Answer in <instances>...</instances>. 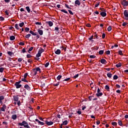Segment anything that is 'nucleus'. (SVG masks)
Listing matches in <instances>:
<instances>
[{
	"mask_svg": "<svg viewBox=\"0 0 128 128\" xmlns=\"http://www.w3.org/2000/svg\"><path fill=\"white\" fill-rule=\"evenodd\" d=\"M38 72H40V68H36L34 69L31 73L32 76H36L38 74Z\"/></svg>",
	"mask_w": 128,
	"mask_h": 128,
	"instance_id": "obj_1",
	"label": "nucleus"
},
{
	"mask_svg": "<svg viewBox=\"0 0 128 128\" xmlns=\"http://www.w3.org/2000/svg\"><path fill=\"white\" fill-rule=\"evenodd\" d=\"M124 18L126 20H128V10H125L124 12Z\"/></svg>",
	"mask_w": 128,
	"mask_h": 128,
	"instance_id": "obj_2",
	"label": "nucleus"
},
{
	"mask_svg": "<svg viewBox=\"0 0 128 128\" xmlns=\"http://www.w3.org/2000/svg\"><path fill=\"white\" fill-rule=\"evenodd\" d=\"M121 4L124 6H128V2L126 0H123L121 2Z\"/></svg>",
	"mask_w": 128,
	"mask_h": 128,
	"instance_id": "obj_3",
	"label": "nucleus"
},
{
	"mask_svg": "<svg viewBox=\"0 0 128 128\" xmlns=\"http://www.w3.org/2000/svg\"><path fill=\"white\" fill-rule=\"evenodd\" d=\"M23 124H24V128H30V126H28V123L26 122L23 121Z\"/></svg>",
	"mask_w": 128,
	"mask_h": 128,
	"instance_id": "obj_4",
	"label": "nucleus"
},
{
	"mask_svg": "<svg viewBox=\"0 0 128 128\" xmlns=\"http://www.w3.org/2000/svg\"><path fill=\"white\" fill-rule=\"evenodd\" d=\"M6 104H4L2 108H1L0 110L2 112H6Z\"/></svg>",
	"mask_w": 128,
	"mask_h": 128,
	"instance_id": "obj_5",
	"label": "nucleus"
},
{
	"mask_svg": "<svg viewBox=\"0 0 128 128\" xmlns=\"http://www.w3.org/2000/svg\"><path fill=\"white\" fill-rule=\"evenodd\" d=\"M46 123L48 126H52L54 124V122H48V120L46 121Z\"/></svg>",
	"mask_w": 128,
	"mask_h": 128,
	"instance_id": "obj_6",
	"label": "nucleus"
},
{
	"mask_svg": "<svg viewBox=\"0 0 128 128\" xmlns=\"http://www.w3.org/2000/svg\"><path fill=\"white\" fill-rule=\"evenodd\" d=\"M14 86H16V88H22V84H18V83L15 82Z\"/></svg>",
	"mask_w": 128,
	"mask_h": 128,
	"instance_id": "obj_7",
	"label": "nucleus"
},
{
	"mask_svg": "<svg viewBox=\"0 0 128 128\" xmlns=\"http://www.w3.org/2000/svg\"><path fill=\"white\" fill-rule=\"evenodd\" d=\"M24 88H26V90H30V86H28V84H26L24 86Z\"/></svg>",
	"mask_w": 128,
	"mask_h": 128,
	"instance_id": "obj_8",
	"label": "nucleus"
},
{
	"mask_svg": "<svg viewBox=\"0 0 128 128\" xmlns=\"http://www.w3.org/2000/svg\"><path fill=\"white\" fill-rule=\"evenodd\" d=\"M38 32L39 34H40V36H42V34H44V32L42 30H40V29H38Z\"/></svg>",
	"mask_w": 128,
	"mask_h": 128,
	"instance_id": "obj_9",
	"label": "nucleus"
},
{
	"mask_svg": "<svg viewBox=\"0 0 128 128\" xmlns=\"http://www.w3.org/2000/svg\"><path fill=\"white\" fill-rule=\"evenodd\" d=\"M14 100L15 102H18V96H14Z\"/></svg>",
	"mask_w": 128,
	"mask_h": 128,
	"instance_id": "obj_10",
	"label": "nucleus"
},
{
	"mask_svg": "<svg viewBox=\"0 0 128 128\" xmlns=\"http://www.w3.org/2000/svg\"><path fill=\"white\" fill-rule=\"evenodd\" d=\"M100 14V16H103V17L106 16V12H101Z\"/></svg>",
	"mask_w": 128,
	"mask_h": 128,
	"instance_id": "obj_11",
	"label": "nucleus"
},
{
	"mask_svg": "<svg viewBox=\"0 0 128 128\" xmlns=\"http://www.w3.org/2000/svg\"><path fill=\"white\" fill-rule=\"evenodd\" d=\"M100 62H101V64H106V60H104V59H102L100 60Z\"/></svg>",
	"mask_w": 128,
	"mask_h": 128,
	"instance_id": "obj_12",
	"label": "nucleus"
},
{
	"mask_svg": "<svg viewBox=\"0 0 128 128\" xmlns=\"http://www.w3.org/2000/svg\"><path fill=\"white\" fill-rule=\"evenodd\" d=\"M75 4L77 6H80V2L79 0H76L75 1Z\"/></svg>",
	"mask_w": 128,
	"mask_h": 128,
	"instance_id": "obj_13",
	"label": "nucleus"
},
{
	"mask_svg": "<svg viewBox=\"0 0 128 128\" xmlns=\"http://www.w3.org/2000/svg\"><path fill=\"white\" fill-rule=\"evenodd\" d=\"M47 24H48L50 26H52L54 25V23L50 21L47 22Z\"/></svg>",
	"mask_w": 128,
	"mask_h": 128,
	"instance_id": "obj_14",
	"label": "nucleus"
},
{
	"mask_svg": "<svg viewBox=\"0 0 128 128\" xmlns=\"http://www.w3.org/2000/svg\"><path fill=\"white\" fill-rule=\"evenodd\" d=\"M60 50H57L56 52H55V54H60Z\"/></svg>",
	"mask_w": 128,
	"mask_h": 128,
	"instance_id": "obj_15",
	"label": "nucleus"
},
{
	"mask_svg": "<svg viewBox=\"0 0 128 128\" xmlns=\"http://www.w3.org/2000/svg\"><path fill=\"white\" fill-rule=\"evenodd\" d=\"M4 100V96H0V102L2 104V100Z\"/></svg>",
	"mask_w": 128,
	"mask_h": 128,
	"instance_id": "obj_16",
	"label": "nucleus"
},
{
	"mask_svg": "<svg viewBox=\"0 0 128 128\" xmlns=\"http://www.w3.org/2000/svg\"><path fill=\"white\" fill-rule=\"evenodd\" d=\"M12 120H16V118H17L16 114L12 115Z\"/></svg>",
	"mask_w": 128,
	"mask_h": 128,
	"instance_id": "obj_17",
	"label": "nucleus"
},
{
	"mask_svg": "<svg viewBox=\"0 0 128 128\" xmlns=\"http://www.w3.org/2000/svg\"><path fill=\"white\" fill-rule=\"evenodd\" d=\"M118 124H119V126H122V120H118Z\"/></svg>",
	"mask_w": 128,
	"mask_h": 128,
	"instance_id": "obj_18",
	"label": "nucleus"
},
{
	"mask_svg": "<svg viewBox=\"0 0 128 128\" xmlns=\"http://www.w3.org/2000/svg\"><path fill=\"white\" fill-rule=\"evenodd\" d=\"M30 32L31 34H32V36H36V33L34 32H32V30H30Z\"/></svg>",
	"mask_w": 128,
	"mask_h": 128,
	"instance_id": "obj_19",
	"label": "nucleus"
},
{
	"mask_svg": "<svg viewBox=\"0 0 128 128\" xmlns=\"http://www.w3.org/2000/svg\"><path fill=\"white\" fill-rule=\"evenodd\" d=\"M62 116V112H58L57 116V118H60V116Z\"/></svg>",
	"mask_w": 128,
	"mask_h": 128,
	"instance_id": "obj_20",
	"label": "nucleus"
},
{
	"mask_svg": "<svg viewBox=\"0 0 128 128\" xmlns=\"http://www.w3.org/2000/svg\"><path fill=\"white\" fill-rule=\"evenodd\" d=\"M97 96H102V93L99 92L98 93L96 94Z\"/></svg>",
	"mask_w": 128,
	"mask_h": 128,
	"instance_id": "obj_21",
	"label": "nucleus"
},
{
	"mask_svg": "<svg viewBox=\"0 0 128 128\" xmlns=\"http://www.w3.org/2000/svg\"><path fill=\"white\" fill-rule=\"evenodd\" d=\"M16 39V37H14V36H10V40H14Z\"/></svg>",
	"mask_w": 128,
	"mask_h": 128,
	"instance_id": "obj_22",
	"label": "nucleus"
},
{
	"mask_svg": "<svg viewBox=\"0 0 128 128\" xmlns=\"http://www.w3.org/2000/svg\"><path fill=\"white\" fill-rule=\"evenodd\" d=\"M44 52V50L43 48H41L38 50V52H40V54H42V52Z\"/></svg>",
	"mask_w": 128,
	"mask_h": 128,
	"instance_id": "obj_23",
	"label": "nucleus"
},
{
	"mask_svg": "<svg viewBox=\"0 0 128 128\" xmlns=\"http://www.w3.org/2000/svg\"><path fill=\"white\" fill-rule=\"evenodd\" d=\"M15 28H16V30H20V27L18 26V24H15Z\"/></svg>",
	"mask_w": 128,
	"mask_h": 128,
	"instance_id": "obj_24",
	"label": "nucleus"
},
{
	"mask_svg": "<svg viewBox=\"0 0 128 128\" xmlns=\"http://www.w3.org/2000/svg\"><path fill=\"white\" fill-rule=\"evenodd\" d=\"M21 80L22 82H28V80H26V78H22Z\"/></svg>",
	"mask_w": 128,
	"mask_h": 128,
	"instance_id": "obj_25",
	"label": "nucleus"
},
{
	"mask_svg": "<svg viewBox=\"0 0 128 128\" xmlns=\"http://www.w3.org/2000/svg\"><path fill=\"white\" fill-rule=\"evenodd\" d=\"M116 68H120V66H122V63L118 64L116 65Z\"/></svg>",
	"mask_w": 128,
	"mask_h": 128,
	"instance_id": "obj_26",
	"label": "nucleus"
},
{
	"mask_svg": "<svg viewBox=\"0 0 128 128\" xmlns=\"http://www.w3.org/2000/svg\"><path fill=\"white\" fill-rule=\"evenodd\" d=\"M23 26H24V22H22L19 24V26H20V28H22Z\"/></svg>",
	"mask_w": 128,
	"mask_h": 128,
	"instance_id": "obj_27",
	"label": "nucleus"
},
{
	"mask_svg": "<svg viewBox=\"0 0 128 128\" xmlns=\"http://www.w3.org/2000/svg\"><path fill=\"white\" fill-rule=\"evenodd\" d=\"M107 76H108V78H112V74L109 72V73H108Z\"/></svg>",
	"mask_w": 128,
	"mask_h": 128,
	"instance_id": "obj_28",
	"label": "nucleus"
},
{
	"mask_svg": "<svg viewBox=\"0 0 128 128\" xmlns=\"http://www.w3.org/2000/svg\"><path fill=\"white\" fill-rule=\"evenodd\" d=\"M60 78H62V75H59L56 78V79H57L58 80H60Z\"/></svg>",
	"mask_w": 128,
	"mask_h": 128,
	"instance_id": "obj_29",
	"label": "nucleus"
},
{
	"mask_svg": "<svg viewBox=\"0 0 128 128\" xmlns=\"http://www.w3.org/2000/svg\"><path fill=\"white\" fill-rule=\"evenodd\" d=\"M62 124H63L64 126H66V124H68V120L63 122Z\"/></svg>",
	"mask_w": 128,
	"mask_h": 128,
	"instance_id": "obj_30",
	"label": "nucleus"
},
{
	"mask_svg": "<svg viewBox=\"0 0 128 128\" xmlns=\"http://www.w3.org/2000/svg\"><path fill=\"white\" fill-rule=\"evenodd\" d=\"M26 10L28 12H30V9L29 6H26Z\"/></svg>",
	"mask_w": 128,
	"mask_h": 128,
	"instance_id": "obj_31",
	"label": "nucleus"
},
{
	"mask_svg": "<svg viewBox=\"0 0 128 128\" xmlns=\"http://www.w3.org/2000/svg\"><path fill=\"white\" fill-rule=\"evenodd\" d=\"M90 86L92 88H94V83L92 82L90 84Z\"/></svg>",
	"mask_w": 128,
	"mask_h": 128,
	"instance_id": "obj_32",
	"label": "nucleus"
},
{
	"mask_svg": "<svg viewBox=\"0 0 128 128\" xmlns=\"http://www.w3.org/2000/svg\"><path fill=\"white\" fill-rule=\"evenodd\" d=\"M105 89L106 90H110V87L106 85L105 86Z\"/></svg>",
	"mask_w": 128,
	"mask_h": 128,
	"instance_id": "obj_33",
	"label": "nucleus"
},
{
	"mask_svg": "<svg viewBox=\"0 0 128 128\" xmlns=\"http://www.w3.org/2000/svg\"><path fill=\"white\" fill-rule=\"evenodd\" d=\"M42 54L40 52H38V53L36 54V58H40Z\"/></svg>",
	"mask_w": 128,
	"mask_h": 128,
	"instance_id": "obj_34",
	"label": "nucleus"
},
{
	"mask_svg": "<svg viewBox=\"0 0 128 128\" xmlns=\"http://www.w3.org/2000/svg\"><path fill=\"white\" fill-rule=\"evenodd\" d=\"M8 54L10 56H12V52H8Z\"/></svg>",
	"mask_w": 128,
	"mask_h": 128,
	"instance_id": "obj_35",
	"label": "nucleus"
},
{
	"mask_svg": "<svg viewBox=\"0 0 128 128\" xmlns=\"http://www.w3.org/2000/svg\"><path fill=\"white\" fill-rule=\"evenodd\" d=\"M30 36H31L30 34H28L25 36V38H30Z\"/></svg>",
	"mask_w": 128,
	"mask_h": 128,
	"instance_id": "obj_36",
	"label": "nucleus"
},
{
	"mask_svg": "<svg viewBox=\"0 0 128 128\" xmlns=\"http://www.w3.org/2000/svg\"><path fill=\"white\" fill-rule=\"evenodd\" d=\"M70 80V78H67L64 79L63 82H68V80Z\"/></svg>",
	"mask_w": 128,
	"mask_h": 128,
	"instance_id": "obj_37",
	"label": "nucleus"
},
{
	"mask_svg": "<svg viewBox=\"0 0 128 128\" xmlns=\"http://www.w3.org/2000/svg\"><path fill=\"white\" fill-rule=\"evenodd\" d=\"M99 54H104V50H101L98 52Z\"/></svg>",
	"mask_w": 128,
	"mask_h": 128,
	"instance_id": "obj_38",
	"label": "nucleus"
},
{
	"mask_svg": "<svg viewBox=\"0 0 128 128\" xmlns=\"http://www.w3.org/2000/svg\"><path fill=\"white\" fill-rule=\"evenodd\" d=\"M118 77L116 75H114L113 77L114 80H118Z\"/></svg>",
	"mask_w": 128,
	"mask_h": 128,
	"instance_id": "obj_39",
	"label": "nucleus"
},
{
	"mask_svg": "<svg viewBox=\"0 0 128 128\" xmlns=\"http://www.w3.org/2000/svg\"><path fill=\"white\" fill-rule=\"evenodd\" d=\"M29 31H30V28H25V32H29Z\"/></svg>",
	"mask_w": 128,
	"mask_h": 128,
	"instance_id": "obj_40",
	"label": "nucleus"
},
{
	"mask_svg": "<svg viewBox=\"0 0 128 128\" xmlns=\"http://www.w3.org/2000/svg\"><path fill=\"white\" fill-rule=\"evenodd\" d=\"M100 6V2H97L96 4H95V8H98Z\"/></svg>",
	"mask_w": 128,
	"mask_h": 128,
	"instance_id": "obj_41",
	"label": "nucleus"
},
{
	"mask_svg": "<svg viewBox=\"0 0 128 128\" xmlns=\"http://www.w3.org/2000/svg\"><path fill=\"white\" fill-rule=\"evenodd\" d=\"M39 124H40V126H44V123L43 122H42L40 121H39L38 123Z\"/></svg>",
	"mask_w": 128,
	"mask_h": 128,
	"instance_id": "obj_42",
	"label": "nucleus"
},
{
	"mask_svg": "<svg viewBox=\"0 0 128 128\" xmlns=\"http://www.w3.org/2000/svg\"><path fill=\"white\" fill-rule=\"evenodd\" d=\"M45 68H48V66H50V62H46L45 64Z\"/></svg>",
	"mask_w": 128,
	"mask_h": 128,
	"instance_id": "obj_43",
	"label": "nucleus"
},
{
	"mask_svg": "<svg viewBox=\"0 0 128 128\" xmlns=\"http://www.w3.org/2000/svg\"><path fill=\"white\" fill-rule=\"evenodd\" d=\"M112 126H116L118 124V123H116V122H112Z\"/></svg>",
	"mask_w": 128,
	"mask_h": 128,
	"instance_id": "obj_44",
	"label": "nucleus"
},
{
	"mask_svg": "<svg viewBox=\"0 0 128 128\" xmlns=\"http://www.w3.org/2000/svg\"><path fill=\"white\" fill-rule=\"evenodd\" d=\"M90 58H96V56L94 55H91L90 56Z\"/></svg>",
	"mask_w": 128,
	"mask_h": 128,
	"instance_id": "obj_45",
	"label": "nucleus"
},
{
	"mask_svg": "<svg viewBox=\"0 0 128 128\" xmlns=\"http://www.w3.org/2000/svg\"><path fill=\"white\" fill-rule=\"evenodd\" d=\"M61 12H64V14H68V11H66L64 10H61Z\"/></svg>",
	"mask_w": 128,
	"mask_h": 128,
	"instance_id": "obj_46",
	"label": "nucleus"
},
{
	"mask_svg": "<svg viewBox=\"0 0 128 128\" xmlns=\"http://www.w3.org/2000/svg\"><path fill=\"white\" fill-rule=\"evenodd\" d=\"M108 32H110V30H112V27H111V26H110L109 27H108Z\"/></svg>",
	"mask_w": 128,
	"mask_h": 128,
	"instance_id": "obj_47",
	"label": "nucleus"
},
{
	"mask_svg": "<svg viewBox=\"0 0 128 128\" xmlns=\"http://www.w3.org/2000/svg\"><path fill=\"white\" fill-rule=\"evenodd\" d=\"M118 54H120V56H123L122 52V50H119Z\"/></svg>",
	"mask_w": 128,
	"mask_h": 128,
	"instance_id": "obj_48",
	"label": "nucleus"
},
{
	"mask_svg": "<svg viewBox=\"0 0 128 128\" xmlns=\"http://www.w3.org/2000/svg\"><path fill=\"white\" fill-rule=\"evenodd\" d=\"M18 126H24V121L22 122V123H19Z\"/></svg>",
	"mask_w": 128,
	"mask_h": 128,
	"instance_id": "obj_49",
	"label": "nucleus"
},
{
	"mask_svg": "<svg viewBox=\"0 0 128 128\" xmlns=\"http://www.w3.org/2000/svg\"><path fill=\"white\" fill-rule=\"evenodd\" d=\"M68 12L70 14H72V16H73L74 13L72 12V10H68Z\"/></svg>",
	"mask_w": 128,
	"mask_h": 128,
	"instance_id": "obj_50",
	"label": "nucleus"
},
{
	"mask_svg": "<svg viewBox=\"0 0 128 128\" xmlns=\"http://www.w3.org/2000/svg\"><path fill=\"white\" fill-rule=\"evenodd\" d=\"M126 24H126V22H123V23L122 24V26H126Z\"/></svg>",
	"mask_w": 128,
	"mask_h": 128,
	"instance_id": "obj_51",
	"label": "nucleus"
},
{
	"mask_svg": "<svg viewBox=\"0 0 128 128\" xmlns=\"http://www.w3.org/2000/svg\"><path fill=\"white\" fill-rule=\"evenodd\" d=\"M4 68H0V72H4Z\"/></svg>",
	"mask_w": 128,
	"mask_h": 128,
	"instance_id": "obj_52",
	"label": "nucleus"
},
{
	"mask_svg": "<svg viewBox=\"0 0 128 128\" xmlns=\"http://www.w3.org/2000/svg\"><path fill=\"white\" fill-rule=\"evenodd\" d=\"M28 73H26V74H24V78H26V76H28Z\"/></svg>",
	"mask_w": 128,
	"mask_h": 128,
	"instance_id": "obj_53",
	"label": "nucleus"
},
{
	"mask_svg": "<svg viewBox=\"0 0 128 128\" xmlns=\"http://www.w3.org/2000/svg\"><path fill=\"white\" fill-rule=\"evenodd\" d=\"M28 62H30V64H32V59H29L28 60Z\"/></svg>",
	"mask_w": 128,
	"mask_h": 128,
	"instance_id": "obj_54",
	"label": "nucleus"
},
{
	"mask_svg": "<svg viewBox=\"0 0 128 128\" xmlns=\"http://www.w3.org/2000/svg\"><path fill=\"white\" fill-rule=\"evenodd\" d=\"M19 44H20V46H24V42H20L19 43Z\"/></svg>",
	"mask_w": 128,
	"mask_h": 128,
	"instance_id": "obj_55",
	"label": "nucleus"
},
{
	"mask_svg": "<svg viewBox=\"0 0 128 128\" xmlns=\"http://www.w3.org/2000/svg\"><path fill=\"white\" fill-rule=\"evenodd\" d=\"M36 24H39V26H42V23L40 22H36Z\"/></svg>",
	"mask_w": 128,
	"mask_h": 128,
	"instance_id": "obj_56",
	"label": "nucleus"
},
{
	"mask_svg": "<svg viewBox=\"0 0 128 128\" xmlns=\"http://www.w3.org/2000/svg\"><path fill=\"white\" fill-rule=\"evenodd\" d=\"M26 56H27V58H32V55H30V54H28L27 55H26Z\"/></svg>",
	"mask_w": 128,
	"mask_h": 128,
	"instance_id": "obj_57",
	"label": "nucleus"
},
{
	"mask_svg": "<svg viewBox=\"0 0 128 128\" xmlns=\"http://www.w3.org/2000/svg\"><path fill=\"white\" fill-rule=\"evenodd\" d=\"M73 78H78V74H76Z\"/></svg>",
	"mask_w": 128,
	"mask_h": 128,
	"instance_id": "obj_58",
	"label": "nucleus"
},
{
	"mask_svg": "<svg viewBox=\"0 0 128 128\" xmlns=\"http://www.w3.org/2000/svg\"><path fill=\"white\" fill-rule=\"evenodd\" d=\"M22 58H18V62H22Z\"/></svg>",
	"mask_w": 128,
	"mask_h": 128,
	"instance_id": "obj_59",
	"label": "nucleus"
},
{
	"mask_svg": "<svg viewBox=\"0 0 128 128\" xmlns=\"http://www.w3.org/2000/svg\"><path fill=\"white\" fill-rule=\"evenodd\" d=\"M60 85V82H57L56 84H54V86H58Z\"/></svg>",
	"mask_w": 128,
	"mask_h": 128,
	"instance_id": "obj_60",
	"label": "nucleus"
},
{
	"mask_svg": "<svg viewBox=\"0 0 128 128\" xmlns=\"http://www.w3.org/2000/svg\"><path fill=\"white\" fill-rule=\"evenodd\" d=\"M5 13L6 14V16H8L9 14V12H8V10H6V12H5Z\"/></svg>",
	"mask_w": 128,
	"mask_h": 128,
	"instance_id": "obj_61",
	"label": "nucleus"
},
{
	"mask_svg": "<svg viewBox=\"0 0 128 128\" xmlns=\"http://www.w3.org/2000/svg\"><path fill=\"white\" fill-rule=\"evenodd\" d=\"M110 54V50H107V51L106 52V54Z\"/></svg>",
	"mask_w": 128,
	"mask_h": 128,
	"instance_id": "obj_62",
	"label": "nucleus"
},
{
	"mask_svg": "<svg viewBox=\"0 0 128 128\" xmlns=\"http://www.w3.org/2000/svg\"><path fill=\"white\" fill-rule=\"evenodd\" d=\"M0 20H4V18L2 16H0Z\"/></svg>",
	"mask_w": 128,
	"mask_h": 128,
	"instance_id": "obj_63",
	"label": "nucleus"
},
{
	"mask_svg": "<svg viewBox=\"0 0 128 128\" xmlns=\"http://www.w3.org/2000/svg\"><path fill=\"white\" fill-rule=\"evenodd\" d=\"M32 50H34V48L33 47H31L30 48L28 52H32Z\"/></svg>",
	"mask_w": 128,
	"mask_h": 128,
	"instance_id": "obj_64",
	"label": "nucleus"
}]
</instances>
